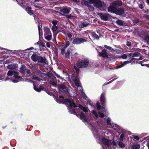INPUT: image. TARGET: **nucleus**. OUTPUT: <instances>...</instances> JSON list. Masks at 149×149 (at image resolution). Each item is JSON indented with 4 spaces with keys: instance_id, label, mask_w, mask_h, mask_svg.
<instances>
[{
    "instance_id": "1",
    "label": "nucleus",
    "mask_w": 149,
    "mask_h": 149,
    "mask_svg": "<svg viewBox=\"0 0 149 149\" xmlns=\"http://www.w3.org/2000/svg\"><path fill=\"white\" fill-rule=\"evenodd\" d=\"M89 125L94 137L99 143L104 144L108 147L110 146L113 148L116 147L117 141L109 140L104 137V136H107L108 133H102L99 131L95 126V124L94 123H91Z\"/></svg>"
},
{
    "instance_id": "2",
    "label": "nucleus",
    "mask_w": 149,
    "mask_h": 149,
    "mask_svg": "<svg viewBox=\"0 0 149 149\" xmlns=\"http://www.w3.org/2000/svg\"><path fill=\"white\" fill-rule=\"evenodd\" d=\"M57 102L59 103L65 104L68 108L69 112L73 114L76 113L75 108L77 106L75 104L74 102L72 100L65 99L64 97L61 95L59 97L56 99Z\"/></svg>"
},
{
    "instance_id": "3",
    "label": "nucleus",
    "mask_w": 149,
    "mask_h": 149,
    "mask_svg": "<svg viewBox=\"0 0 149 149\" xmlns=\"http://www.w3.org/2000/svg\"><path fill=\"white\" fill-rule=\"evenodd\" d=\"M75 75H70L71 79H70L71 82L72 81V83H74L78 88V90L79 91L81 96L83 97L87 102V104L91 106H93V105L90 100L86 96L85 93L83 92L81 87L80 86L79 81L78 78Z\"/></svg>"
},
{
    "instance_id": "4",
    "label": "nucleus",
    "mask_w": 149,
    "mask_h": 149,
    "mask_svg": "<svg viewBox=\"0 0 149 149\" xmlns=\"http://www.w3.org/2000/svg\"><path fill=\"white\" fill-rule=\"evenodd\" d=\"M24 77L21 75H8L6 78L4 79L5 81L8 80L13 83H15L24 80Z\"/></svg>"
},
{
    "instance_id": "5",
    "label": "nucleus",
    "mask_w": 149,
    "mask_h": 149,
    "mask_svg": "<svg viewBox=\"0 0 149 149\" xmlns=\"http://www.w3.org/2000/svg\"><path fill=\"white\" fill-rule=\"evenodd\" d=\"M89 63V60L87 59H85L78 61L76 65L79 68H83L86 67L88 66Z\"/></svg>"
},
{
    "instance_id": "6",
    "label": "nucleus",
    "mask_w": 149,
    "mask_h": 149,
    "mask_svg": "<svg viewBox=\"0 0 149 149\" xmlns=\"http://www.w3.org/2000/svg\"><path fill=\"white\" fill-rule=\"evenodd\" d=\"M88 4H94V6L98 8L102 7L103 3L98 0H87Z\"/></svg>"
},
{
    "instance_id": "7",
    "label": "nucleus",
    "mask_w": 149,
    "mask_h": 149,
    "mask_svg": "<svg viewBox=\"0 0 149 149\" xmlns=\"http://www.w3.org/2000/svg\"><path fill=\"white\" fill-rule=\"evenodd\" d=\"M88 39H84L80 38H77L73 39L72 41L73 44L74 45H78L82 43L87 41Z\"/></svg>"
},
{
    "instance_id": "8",
    "label": "nucleus",
    "mask_w": 149,
    "mask_h": 149,
    "mask_svg": "<svg viewBox=\"0 0 149 149\" xmlns=\"http://www.w3.org/2000/svg\"><path fill=\"white\" fill-rule=\"evenodd\" d=\"M44 36L45 38L47 40H50L51 39L52 35V33L49 29L47 27L44 29Z\"/></svg>"
},
{
    "instance_id": "9",
    "label": "nucleus",
    "mask_w": 149,
    "mask_h": 149,
    "mask_svg": "<svg viewBox=\"0 0 149 149\" xmlns=\"http://www.w3.org/2000/svg\"><path fill=\"white\" fill-rule=\"evenodd\" d=\"M91 113L94 118H97L99 116L101 118L104 117V114L100 112H98V114L95 110H93L91 111Z\"/></svg>"
},
{
    "instance_id": "10",
    "label": "nucleus",
    "mask_w": 149,
    "mask_h": 149,
    "mask_svg": "<svg viewBox=\"0 0 149 149\" xmlns=\"http://www.w3.org/2000/svg\"><path fill=\"white\" fill-rule=\"evenodd\" d=\"M20 72L22 74H29L30 73V71L26 68V66L22 65L20 68Z\"/></svg>"
},
{
    "instance_id": "11",
    "label": "nucleus",
    "mask_w": 149,
    "mask_h": 149,
    "mask_svg": "<svg viewBox=\"0 0 149 149\" xmlns=\"http://www.w3.org/2000/svg\"><path fill=\"white\" fill-rule=\"evenodd\" d=\"M106 122L107 125L111 126V127L113 128L115 130H116L118 126L111 123V121L110 118L109 117L107 119Z\"/></svg>"
},
{
    "instance_id": "12",
    "label": "nucleus",
    "mask_w": 149,
    "mask_h": 149,
    "mask_svg": "<svg viewBox=\"0 0 149 149\" xmlns=\"http://www.w3.org/2000/svg\"><path fill=\"white\" fill-rule=\"evenodd\" d=\"M80 116L81 119L82 120L83 122H86L87 124L88 125L89 122H88V118L84 113L81 111H80Z\"/></svg>"
},
{
    "instance_id": "13",
    "label": "nucleus",
    "mask_w": 149,
    "mask_h": 149,
    "mask_svg": "<svg viewBox=\"0 0 149 149\" xmlns=\"http://www.w3.org/2000/svg\"><path fill=\"white\" fill-rule=\"evenodd\" d=\"M70 8L65 7L61 8L59 10V11L61 13L67 14L70 13Z\"/></svg>"
},
{
    "instance_id": "14",
    "label": "nucleus",
    "mask_w": 149,
    "mask_h": 149,
    "mask_svg": "<svg viewBox=\"0 0 149 149\" xmlns=\"http://www.w3.org/2000/svg\"><path fill=\"white\" fill-rule=\"evenodd\" d=\"M59 92H62L63 94L68 93V91L65 85H61L59 86Z\"/></svg>"
},
{
    "instance_id": "15",
    "label": "nucleus",
    "mask_w": 149,
    "mask_h": 149,
    "mask_svg": "<svg viewBox=\"0 0 149 149\" xmlns=\"http://www.w3.org/2000/svg\"><path fill=\"white\" fill-rule=\"evenodd\" d=\"M132 57H139V58H137V60H142L144 58L143 56H142L139 53L137 52H135L134 53H133V55L132 56Z\"/></svg>"
},
{
    "instance_id": "16",
    "label": "nucleus",
    "mask_w": 149,
    "mask_h": 149,
    "mask_svg": "<svg viewBox=\"0 0 149 149\" xmlns=\"http://www.w3.org/2000/svg\"><path fill=\"white\" fill-rule=\"evenodd\" d=\"M99 56H102L104 58H108V55L107 52V50L105 49H103L102 52H99Z\"/></svg>"
},
{
    "instance_id": "17",
    "label": "nucleus",
    "mask_w": 149,
    "mask_h": 149,
    "mask_svg": "<svg viewBox=\"0 0 149 149\" xmlns=\"http://www.w3.org/2000/svg\"><path fill=\"white\" fill-rule=\"evenodd\" d=\"M96 120H97L96 119ZM96 121L98 125L101 128H105V124L104 122V120L102 119H100L99 121Z\"/></svg>"
},
{
    "instance_id": "18",
    "label": "nucleus",
    "mask_w": 149,
    "mask_h": 149,
    "mask_svg": "<svg viewBox=\"0 0 149 149\" xmlns=\"http://www.w3.org/2000/svg\"><path fill=\"white\" fill-rule=\"evenodd\" d=\"M96 107L97 109L99 110L101 109L102 110V111L104 113H105L107 111V110L105 109V107H101L100 103L99 102H97L96 103Z\"/></svg>"
},
{
    "instance_id": "19",
    "label": "nucleus",
    "mask_w": 149,
    "mask_h": 149,
    "mask_svg": "<svg viewBox=\"0 0 149 149\" xmlns=\"http://www.w3.org/2000/svg\"><path fill=\"white\" fill-rule=\"evenodd\" d=\"M37 61L38 62L43 63H46L47 62L46 59L45 57H42L40 56H38Z\"/></svg>"
},
{
    "instance_id": "20",
    "label": "nucleus",
    "mask_w": 149,
    "mask_h": 149,
    "mask_svg": "<svg viewBox=\"0 0 149 149\" xmlns=\"http://www.w3.org/2000/svg\"><path fill=\"white\" fill-rule=\"evenodd\" d=\"M99 15L101 19L104 21L107 20L108 18V15L106 14L100 13Z\"/></svg>"
},
{
    "instance_id": "21",
    "label": "nucleus",
    "mask_w": 149,
    "mask_h": 149,
    "mask_svg": "<svg viewBox=\"0 0 149 149\" xmlns=\"http://www.w3.org/2000/svg\"><path fill=\"white\" fill-rule=\"evenodd\" d=\"M116 9L115 6L112 3V5L110 6L109 7L108 11L111 13H115Z\"/></svg>"
},
{
    "instance_id": "22",
    "label": "nucleus",
    "mask_w": 149,
    "mask_h": 149,
    "mask_svg": "<svg viewBox=\"0 0 149 149\" xmlns=\"http://www.w3.org/2000/svg\"><path fill=\"white\" fill-rule=\"evenodd\" d=\"M124 12V10L123 9L121 8L116 9L115 13L118 15H121L123 14Z\"/></svg>"
},
{
    "instance_id": "23",
    "label": "nucleus",
    "mask_w": 149,
    "mask_h": 149,
    "mask_svg": "<svg viewBox=\"0 0 149 149\" xmlns=\"http://www.w3.org/2000/svg\"><path fill=\"white\" fill-rule=\"evenodd\" d=\"M48 77H51L53 79H54L52 80H50V84L54 86H55L56 85V83H55V81L56 80L55 78L53 76V75H47Z\"/></svg>"
},
{
    "instance_id": "24",
    "label": "nucleus",
    "mask_w": 149,
    "mask_h": 149,
    "mask_svg": "<svg viewBox=\"0 0 149 149\" xmlns=\"http://www.w3.org/2000/svg\"><path fill=\"white\" fill-rule=\"evenodd\" d=\"M18 67V65L17 64L9 65L7 67L8 69H16Z\"/></svg>"
},
{
    "instance_id": "25",
    "label": "nucleus",
    "mask_w": 149,
    "mask_h": 149,
    "mask_svg": "<svg viewBox=\"0 0 149 149\" xmlns=\"http://www.w3.org/2000/svg\"><path fill=\"white\" fill-rule=\"evenodd\" d=\"M140 148L139 144L137 143H134L132 144L130 148V149H139Z\"/></svg>"
},
{
    "instance_id": "26",
    "label": "nucleus",
    "mask_w": 149,
    "mask_h": 149,
    "mask_svg": "<svg viewBox=\"0 0 149 149\" xmlns=\"http://www.w3.org/2000/svg\"><path fill=\"white\" fill-rule=\"evenodd\" d=\"M57 29V28L56 26L55 25H53L52 29L53 33V36H55L57 34L56 31Z\"/></svg>"
},
{
    "instance_id": "27",
    "label": "nucleus",
    "mask_w": 149,
    "mask_h": 149,
    "mask_svg": "<svg viewBox=\"0 0 149 149\" xmlns=\"http://www.w3.org/2000/svg\"><path fill=\"white\" fill-rule=\"evenodd\" d=\"M38 56H39L36 54H34L32 55L31 58L33 61H36L38 60Z\"/></svg>"
},
{
    "instance_id": "28",
    "label": "nucleus",
    "mask_w": 149,
    "mask_h": 149,
    "mask_svg": "<svg viewBox=\"0 0 149 149\" xmlns=\"http://www.w3.org/2000/svg\"><path fill=\"white\" fill-rule=\"evenodd\" d=\"M105 93L104 92H103L101 95L100 101L103 103H104L105 102Z\"/></svg>"
},
{
    "instance_id": "29",
    "label": "nucleus",
    "mask_w": 149,
    "mask_h": 149,
    "mask_svg": "<svg viewBox=\"0 0 149 149\" xmlns=\"http://www.w3.org/2000/svg\"><path fill=\"white\" fill-rule=\"evenodd\" d=\"M79 107L85 112H87L88 111V109L87 108L83 107L81 104L79 105Z\"/></svg>"
},
{
    "instance_id": "30",
    "label": "nucleus",
    "mask_w": 149,
    "mask_h": 149,
    "mask_svg": "<svg viewBox=\"0 0 149 149\" xmlns=\"http://www.w3.org/2000/svg\"><path fill=\"white\" fill-rule=\"evenodd\" d=\"M115 6H120L122 4V2L120 1H113L112 3Z\"/></svg>"
},
{
    "instance_id": "31",
    "label": "nucleus",
    "mask_w": 149,
    "mask_h": 149,
    "mask_svg": "<svg viewBox=\"0 0 149 149\" xmlns=\"http://www.w3.org/2000/svg\"><path fill=\"white\" fill-rule=\"evenodd\" d=\"M31 7H29L26 8L25 9L26 11L30 15H31L33 14V11L31 10Z\"/></svg>"
},
{
    "instance_id": "32",
    "label": "nucleus",
    "mask_w": 149,
    "mask_h": 149,
    "mask_svg": "<svg viewBox=\"0 0 149 149\" xmlns=\"http://www.w3.org/2000/svg\"><path fill=\"white\" fill-rule=\"evenodd\" d=\"M88 24V23L86 22L81 23L79 25V27L81 28H84Z\"/></svg>"
},
{
    "instance_id": "33",
    "label": "nucleus",
    "mask_w": 149,
    "mask_h": 149,
    "mask_svg": "<svg viewBox=\"0 0 149 149\" xmlns=\"http://www.w3.org/2000/svg\"><path fill=\"white\" fill-rule=\"evenodd\" d=\"M104 47L105 48L108 49L110 50L111 52L114 51V50L113 49V48L111 47L108 46L107 45H104Z\"/></svg>"
},
{
    "instance_id": "34",
    "label": "nucleus",
    "mask_w": 149,
    "mask_h": 149,
    "mask_svg": "<svg viewBox=\"0 0 149 149\" xmlns=\"http://www.w3.org/2000/svg\"><path fill=\"white\" fill-rule=\"evenodd\" d=\"M92 36L94 38L96 39H99V37L98 36V35H97L94 33H92Z\"/></svg>"
},
{
    "instance_id": "35",
    "label": "nucleus",
    "mask_w": 149,
    "mask_h": 149,
    "mask_svg": "<svg viewBox=\"0 0 149 149\" xmlns=\"http://www.w3.org/2000/svg\"><path fill=\"white\" fill-rule=\"evenodd\" d=\"M116 22L117 24L120 26H122L123 24V22L121 20H118L116 21Z\"/></svg>"
},
{
    "instance_id": "36",
    "label": "nucleus",
    "mask_w": 149,
    "mask_h": 149,
    "mask_svg": "<svg viewBox=\"0 0 149 149\" xmlns=\"http://www.w3.org/2000/svg\"><path fill=\"white\" fill-rule=\"evenodd\" d=\"M17 74L16 72L12 70H10L8 72L7 74Z\"/></svg>"
},
{
    "instance_id": "37",
    "label": "nucleus",
    "mask_w": 149,
    "mask_h": 149,
    "mask_svg": "<svg viewBox=\"0 0 149 149\" xmlns=\"http://www.w3.org/2000/svg\"><path fill=\"white\" fill-rule=\"evenodd\" d=\"M36 44H37L39 45L40 46H41L42 48L45 47V46L44 45L43 43L42 42H38L37 43H35V45Z\"/></svg>"
},
{
    "instance_id": "38",
    "label": "nucleus",
    "mask_w": 149,
    "mask_h": 149,
    "mask_svg": "<svg viewBox=\"0 0 149 149\" xmlns=\"http://www.w3.org/2000/svg\"><path fill=\"white\" fill-rule=\"evenodd\" d=\"M118 145L120 147H124L125 146V144L122 142H120L118 143Z\"/></svg>"
},
{
    "instance_id": "39",
    "label": "nucleus",
    "mask_w": 149,
    "mask_h": 149,
    "mask_svg": "<svg viewBox=\"0 0 149 149\" xmlns=\"http://www.w3.org/2000/svg\"><path fill=\"white\" fill-rule=\"evenodd\" d=\"M74 71H75L76 72L77 74H79V72L80 71L79 69L76 66H74Z\"/></svg>"
},
{
    "instance_id": "40",
    "label": "nucleus",
    "mask_w": 149,
    "mask_h": 149,
    "mask_svg": "<svg viewBox=\"0 0 149 149\" xmlns=\"http://www.w3.org/2000/svg\"><path fill=\"white\" fill-rule=\"evenodd\" d=\"M35 75H33V76L32 77V79L33 80H38L40 81V79L37 77H36Z\"/></svg>"
},
{
    "instance_id": "41",
    "label": "nucleus",
    "mask_w": 149,
    "mask_h": 149,
    "mask_svg": "<svg viewBox=\"0 0 149 149\" xmlns=\"http://www.w3.org/2000/svg\"><path fill=\"white\" fill-rule=\"evenodd\" d=\"M131 62V61H124L123 63H122L123 66H124L125 65H126L127 64H128L129 63H130Z\"/></svg>"
},
{
    "instance_id": "42",
    "label": "nucleus",
    "mask_w": 149,
    "mask_h": 149,
    "mask_svg": "<svg viewBox=\"0 0 149 149\" xmlns=\"http://www.w3.org/2000/svg\"><path fill=\"white\" fill-rule=\"evenodd\" d=\"M70 45V42L69 41H67L65 45L64 46V48H66Z\"/></svg>"
},
{
    "instance_id": "43",
    "label": "nucleus",
    "mask_w": 149,
    "mask_h": 149,
    "mask_svg": "<svg viewBox=\"0 0 149 149\" xmlns=\"http://www.w3.org/2000/svg\"><path fill=\"white\" fill-rule=\"evenodd\" d=\"M34 89L37 91L39 92L40 91V90L36 86H35L34 84H33Z\"/></svg>"
},
{
    "instance_id": "44",
    "label": "nucleus",
    "mask_w": 149,
    "mask_h": 149,
    "mask_svg": "<svg viewBox=\"0 0 149 149\" xmlns=\"http://www.w3.org/2000/svg\"><path fill=\"white\" fill-rule=\"evenodd\" d=\"M65 56L66 57H68L70 56V52L69 51H68L67 52H65Z\"/></svg>"
},
{
    "instance_id": "45",
    "label": "nucleus",
    "mask_w": 149,
    "mask_h": 149,
    "mask_svg": "<svg viewBox=\"0 0 149 149\" xmlns=\"http://www.w3.org/2000/svg\"><path fill=\"white\" fill-rule=\"evenodd\" d=\"M123 66V65L122 63L121 64H120L119 65H117L115 68L116 69H119V68H120L122 67Z\"/></svg>"
},
{
    "instance_id": "46",
    "label": "nucleus",
    "mask_w": 149,
    "mask_h": 149,
    "mask_svg": "<svg viewBox=\"0 0 149 149\" xmlns=\"http://www.w3.org/2000/svg\"><path fill=\"white\" fill-rule=\"evenodd\" d=\"M145 39L148 43H149V35L146 36Z\"/></svg>"
},
{
    "instance_id": "47",
    "label": "nucleus",
    "mask_w": 149,
    "mask_h": 149,
    "mask_svg": "<svg viewBox=\"0 0 149 149\" xmlns=\"http://www.w3.org/2000/svg\"><path fill=\"white\" fill-rule=\"evenodd\" d=\"M88 8H89V10L90 11H93L94 10L93 7V6H89L88 4Z\"/></svg>"
},
{
    "instance_id": "48",
    "label": "nucleus",
    "mask_w": 149,
    "mask_h": 149,
    "mask_svg": "<svg viewBox=\"0 0 149 149\" xmlns=\"http://www.w3.org/2000/svg\"><path fill=\"white\" fill-rule=\"evenodd\" d=\"M121 57L123 59H126L127 58V56L126 54H125L121 56Z\"/></svg>"
},
{
    "instance_id": "49",
    "label": "nucleus",
    "mask_w": 149,
    "mask_h": 149,
    "mask_svg": "<svg viewBox=\"0 0 149 149\" xmlns=\"http://www.w3.org/2000/svg\"><path fill=\"white\" fill-rule=\"evenodd\" d=\"M65 49V48H62L61 49V54L63 55L64 53Z\"/></svg>"
},
{
    "instance_id": "50",
    "label": "nucleus",
    "mask_w": 149,
    "mask_h": 149,
    "mask_svg": "<svg viewBox=\"0 0 149 149\" xmlns=\"http://www.w3.org/2000/svg\"><path fill=\"white\" fill-rule=\"evenodd\" d=\"M127 57H130L133 55V53H128L126 54Z\"/></svg>"
},
{
    "instance_id": "51",
    "label": "nucleus",
    "mask_w": 149,
    "mask_h": 149,
    "mask_svg": "<svg viewBox=\"0 0 149 149\" xmlns=\"http://www.w3.org/2000/svg\"><path fill=\"white\" fill-rule=\"evenodd\" d=\"M4 75H0V80L3 79H4Z\"/></svg>"
},
{
    "instance_id": "52",
    "label": "nucleus",
    "mask_w": 149,
    "mask_h": 149,
    "mask_svg": "<svg viewBox=\"0 0 149 149\" xmlns=\"http://www.w3.org/2000/svg\"><path fill=\"white\" fill-rule=\"evenodd\" d=\"M134 139H135L136 140H139V138L137 136H134Z\"/></svg>"
},
{
    "instance_id": "53",
    "label": "nucleus",
    "mask_w": 149,
    "mask_h": 149,
    "mask_svg": "<svg viewBox=\"0 0 149 149\" xmlns=\"http://www.w3.org/2000/svg\"><path fill=\"white\" fill-rule=\"evenodd\" d=\"M57 21L56 20H54L52 21V23L53 25H55L57 24Z\"/></svg>"
},
{
    "instance_id": "54",
    "label": "nucleus",
    "mask_w": 149,
    "mask_h": 149,
    "mask_svg": "<svg viewBox=\"0 0 149 149\" xmlns=\"http://www.w3.org/2000/svg\"><path fill=\"white\" fill-rule=\"evenodd\" d=\"M137 60V58H132L131 60L130 61H131V62L132 61H134L135 60Z\"/></svg>"
},
{
    "instance_id": "55",
    "label": "nucleus",
    "mask_w": 149,
    "mask_h": 149,
    "mask_svg": "<svg viewBox=\"0 0 149 149\" xmlns=\"http://www.w3.org/2000/svg\"><path fill=\"white\" fill-rule=\"evenodd\" d=\"M66 17L68 18H69V19H70V18H71L72 17V16L71 15H66Z\"/></svg>"
},
{
    "instance_id": "56",
    "label": "nucleus",
    "mask_w": 149,
    "mask_h": 149,
    "mask_svg": "<svg viewBox=\"0 0 149 149\" xmlns=\"http://www.w3.org/2000/svg\"><path fill=\"white\" fill-rule=\"evenodd\" d=\"M17 1L18 3H19V4H23V1L22 0L19 1V0H17Z\"/></svg>"
},
{
    "instance_id": "57",
    "label": "nucleus",
    "mask_w": 149,
    "mask_h": 149,
    "mask_svg": "<svg viewBox=\"0 0 149 149\" xmlns=\"http://www.w3.org/2000/svg\"><path fill=\"white\" fill-rule=\"evenodd\" d=\"M126 45L128 46H130L131 45V42H127Z\"/></svg>"
},
{
    "instance_id": "58",
    "label": "nucleus",
    "mask_w": 149,
    "mask_h": 149,
    "mask_svg": "<svg viewBox=\"0 0 149 149\" xmlns=\"http://www.w3.org/2000/svg\"><path fill=\"white\" fill-rule=\"evenodd\" d=\"M44 87L43 86H41L40 87V88L39 89L40 90V91L41 90H44Z\"/></svg>"
},
{
    "instance_id": "59",
    "label": "nucleus",
    "mask_w": 149,
    "mask_h": 149,
    "mask_svg": "<svg viewBox=\"0 0 149 149\" xmlns=\"http://www.w3.org/2000/svg\"><path fill=\"white\" fill-rule=\"evenodd\" d=\"M34 7H37V8H42L40 7L39 6H38L36 4H34Z\"/></svg>"
},
{
    "instance_id": "60",
    "label": "nucleus",
    "mask_w": 149,
    "mask_h": 149,
    "mask_svg": "<svg viewBox=\"0 0 149 149\" xmlns=\"http://www.w3.org/2000/svg\"><path fill=\"white\" fill-rule=\"evenodd\" d=\"M67 35L68 36V37L69 38H71L72 37V35L71 34H70V33H68L67 34Z\"/></svg>"
},
{
    "instance_id": "61",
    "label": "nucleus",
    "mask_w": 149,
    "mask_h": 149,
    "mask_svg": "<svg viewBox=\"0 0 149 149\" xmlns=\"http://www.w3.org/2000/svg\"><path fill=\"white\" fill-rule=\"evenodd\" d=\"M46 45H47V47H48L49 48L50 47V44L49 43H48V42L47 43Z\"/></svg>"
},
{
    "instance_id": "62",
    "label": "nucleus",
    "mask_w": 149,
    "mask_h": 149,
    "mask_svg": "<svg viewBox=\"0 0 149 149\" xmlns=\"http://www.w3.org/2000/svg\"><path fill=\"white\" fill-rule=\"evenodd\" d=\"M123 137V135L122 134H121L120 137V140H121L122 139Z\"/></svg>"
},
{
    "instance_id": "63",
    "label": "nucleus",
    "mask_w": 149,
    "mask_h": 149,
    "mask_svg": "<svg viewBox=\"0 0 149 149\" xmlns=\"http://www.w3.org/2000/svg\"><path fill=\"white\" fill-rule=\"evenodd\" d=\"M139 7H140L141 8V9H142V8H143V5H142V4H140V5H139Z\"/></svg>"
},
{
    "instance_id": "64",
    "label": "nucleus",
    "mask_w": 149,
    "mask_h": 149,
    "mask_svg": "<svg viewBox=\"0 0 149 149\" xmlns=\"http://www.w3.org/2000/svg\"><path fill=\"white\" fill-rule=\"evenodd\" d=\"M147 145L148 147V149H149V141H148L147 144Z\"/></svg>"
}]
</instances>
